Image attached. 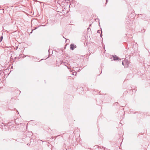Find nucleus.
Wrapping results in <instances>:
<instances>
[{"label": "nucleus", "instance_id": "obj_2", "mask_svg": "<svg viewBox=\"0 0 150 150\" xmlns=\"http://www.w3.org/2000/svg\"><path fill=\"white\" fill-rule=\"evenodd\" d=\"M113 59L114 60H115L117 59H118V57L116 56H113Z\"/></svg>", "mask_w": 150, "mask_h": 150}, {"label": "nucleus", "instance_id": "obj_7", "mask_svg": "<svg viewBox=\"0 0 150 150\" xmlns=\"http://www.w3.org/2000/svg\"><path fill=\"white\" fill-rule=\"evenodd\" d=\"M98 32H99V31H98Z\"/></svg>", "mask_w": 150, "mask_h": 150}, {"label": "nucleus", "instance_id": "obj_5", "mask_svg": "<svg viewBox=\"0 0 150 150\" xmlns=\"http://www.w3.org/2000/svg\"><path fill=\"white\" fill-rule=\"evenodd\" d=\"M1 39H2V38H3L2 37H1Z\"/></svg>", "mask_w": 150, "mask_h": 150}, {"label": "nucleus", "instance_id": "obj_3", "mask_svg": "<svg viewBox=\"0 0 150 150\" xmlns=\"http://www.w3.org/2000/svg\"><path fill=\"white\" fill-rule=\"evenodd\" d=\"M76 72H74V73H73V75H76Z\"/></svg>", "mask_w": 150, "mask_h": 150}, {"label": "nucleus", "instance_id": "obj_4", "mask_svg": "<svg viewBox=\"0 0 150 150\" xmlns=\"http://www.w3.org/2000/svg\"><path fill=\"white\" fill-rule=\"evenodd\" d=\"M125 62V61L124 62H122V65H124V63Z\"/></svg>", "mask_w": 150, "mask_h": 150}, {"label": "nucleus", "instance_id": "obj_1", "mask_svg": "<svg viewBox=\"0 0 150 150\" xmlns=\"http://www.w3.org/2000/svg\"><path fill=\"white\" fill-rule=\"evenodd\" d=\"M76 45H74L73 44H71L70 45V48L72 50H73L74 48H76Z\"/></svg>", "mask_w": 150, "mask_h": 150}, {"label": "nucleus", "instance_id": "obj_6", "mask_svg": "<svg viewBox=\"0 0 150 150\" xmlns=\"http://www.w3.org/2000/svg\"><path fill=\"white\" fill-rule=\"evenodd\" d=\"M98 32H99V31H98Z\"/></svg>", "mask_w": 150, "mask_h": 150}]
</instances>
